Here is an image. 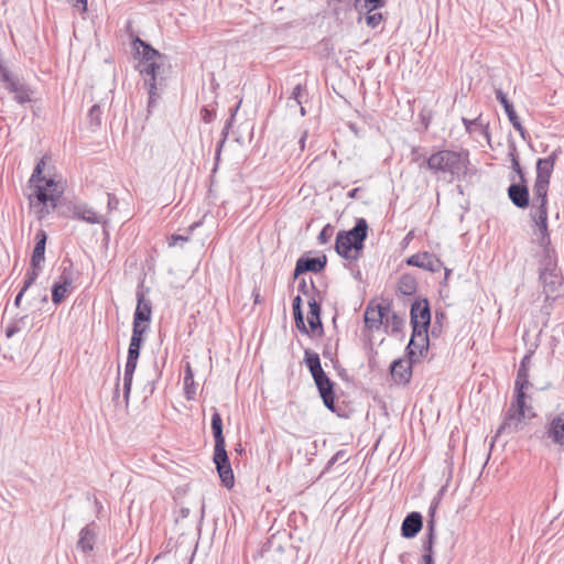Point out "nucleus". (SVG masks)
<instances>
[{
    "label": "nucleus",
    "mask_w": 564,
    "mask_h": 564,
    "mask_svg": "<svg viewBox=\"0 0 564 564\" xmlns=\"http://www.w3.org/2000/svg\"><path fill=\"white\" fill-rule=\"evenodd\" d=\"M45 166V160L42 158L36 164L30 178L33 186L32 193L29 194L30 205L36 210L40 219L44 218L52 209L56 207L57 200L63 194V186L53 178L45 180L42 172Z\"/></svg>",
    "instance_id": "nucleus-1"
},
{
    "label": "nucleus",
    "mask_w": 564,
    "mask_h": 564,
    "mask_svg": "<svg viewBox=\"0 0 564 564\" xmlns=\"http://www.w3.org/2000/svg\"><path fill=\"white\" fill-rule=\"evenodd\" d=\"M131 44L132 48L140 56L137 67L140 74L144 77V84L149 89V104L151 105L158 96V76L161 68L158 61L163 56L159 51L154 50L150 44L145 43L138 36L132 39Z\"/></svg>",
    "instance_id": "nucleus-2"
},
{
    "label": "nucleus",
    "mask_w": 564,
    "mask_h": 564,
    "mask_svg": "<svg viewBox=\"0 0 564 564\" xmlns=\"http://www.w3.org/2000/svg\"><path fill=\"white\" fill-rule=\"evenodd\" d=\"M467 165L468 158L466 153L451 150L437 151L426 160L427 169L438 177L443 175L448 182L465 176Z\"/></svg>",
    "instance_id": "nucleus-3"
},
{
    "label": "nucleus",
    "mask_w": 564,
    "mask_h": 564,
    "mask_svg": "<svg viewBox=\"0 0 564 564\" xmlns=\"http://www.w3.org/2000/svg\"><path fill=\"white\" fill-rule=\"evenodd\" d=\"M368 224L366 219L359 218L352 229L338 232L335 243L337 253L345 259L356 260L358 251L364 248Z\"/></svg>",
    "instance_id": "nucleus-4"
},
{
    "label": "nucleus",
    "mask_w": 564,
    "mask_h": 564,
    "mask_svg": "<svg viewBox=\"0 0 564 564\" xmlns=\"http://www.w3.org/2000/svg\"><path fill=\"white\" fill-rule=\"evenodd\" d=\"M305 364L311 371V375L317 386L323 402L330 411L335 410V393L334 386L329 378L324 372L319 357L315 352L305 350Z\"/></svg>",
    "instance_id": "nucleus-5"
},
{
    "label": "nucleus",
    "mask_w": 564,
    "mask_h": 564,
    "mask_svg": "<svg viewBox=\"0 0 564 564\" xmlns=\"http://www.w3.org/2000/svg\"><path fill=\"white\" fill-rule=\"evenodd\" d=\"M143 329H132V337L128 349V358L123 375V397L126 403L129 401L131 391L132 378L137 368V361L140 356V348L142 343Z\"/></svg>",
    "instance_id": "nucleus-6"
},
{
    "label": "nucleus",
    "mask_w": 564,
    "mask_h": 564,
    "mask_svg": "<svg viewBox=\"0 0 564 564\" xmlns=\"http://www.w3.org/2000/svg\"><path fill=\"white\" fill-rule=\"evenodd\" d=\"M527 412L529 413V417H533L534 413L532 412L531 406H525V393L523 392V397L519 400V392H516V400L511 403L508 409L503 423L499 426L497 434H501L506 431L512 432L516 431L522 420L527 417Z\"/></svg>",
    "instance_id": "nucleus-7"
},
{
    "label": "nucleus",
    "mask_w": 564,
    "mask_h": 564,
    "mask_svg": "<svg viewBox=\"0 0 564 564\" xmlns=\"http://www.w3.org/2000/svg\"><path fill=\"white\" fill-rule=\"evenodd\" d=\"M540 280L543 284V292L546 297H556L560 294L562 278L556 271L552 253L550 254V258H546V254H544V260L540 270Z\"/></svg>",
    "instance_id": "nucleus-8"
},
{
    "label": "nucleus",
    "mask_w": 564,
    "mask_h": 564,
    "mask_svg": "<svg viewBox=\"0 0 564 564\" xmlns=\"http://www.w3.org/2000/svg\"><path fill=\"white\" fill-rule=\"evenodd\" d=\"M1 79L7 84V89L14 95L19 104L31 101L32 90L18 77L13 76L8 69L0 65Z\"/></svg>",
    "instance_id": "nucleus-9"
},
{
    "label": "nucleus",
    "mask_w": 564,
    "mask_h": 564,
    "mask_svg": "<svg viewBox=\"0 0 564 564\" xmlns=\"http://www.w3.org/2000/svg\"><path fill=\"white\" fill-rule=\"evenodd\" d=\"M534 223L536 227L534 231L536 242L541 248H543L546 258H550V254L553 253V250L550 248L551 239L547 231V208L542 206V208L536 209L534 215Z\"/></svg>",
    "instance_id": "nucleus-10"
},
{
    "label": "nucleus",
    "mask_w": 564,
    "mask_h": 564,
    "mask_svg": "<svg viewBox=\"0 0 564 564\" xmlns=\"http://www.w3.org/2000/svg\"><path fill=\"white\" fill-rule=\"evenodd\" d=\"M431 322V312L427 300H416L411 305L412 328L427 329Z\"/></svg>",
    "instance_id": "nucleus-11"
},
{
    "label": "nucleus",
    "mask_w": 564,
    "mask_h": 564,
    "mask_svg": "<svg viewBox=\"0 0 564 564\" xmlns=\"http://www.w3.org/2000/svg\"><path fill=\"white\" fill-rule=\"evenodd\" d=\"M429 348L427 329L412 328V336L406 347L411 361H416Z\"/></svg>",
    "instance_id": "nucleus-12"
},
{
    "label": "nucleus",
    "mask_w": 564,
    "mask_h": 564,
    "mask_svg": "<svg viewBox=\"0 0 564 564\" xmlns=\"http://www.w3.org/2000/svg\"><path fill=\"white\" fill-rule=\"evenodd\" d=\"M429 348L427 329L412 328V336L406 347L411 361H416Z\"/></svg>",
    "instance_id": "nucleus-13"
},
{
    "label": "nucleus",
    "mask_w": 564,
    "mask_h": 564,
    "mask_svg": "<svg viewBox=\"0 0 564 564\" xmlns=\"http://www.w3.org/2000/svg\"><path fill=\"white\" fill-rule=\"evenodd\" d=\"M406 263L430 272H438L443 268V262L429 252L413 254L408 258Z\"/></svg>",
    "instance_id": "nucleus-14"
},
{
    "label": "nucleus",
    "mask_w": 564,
    "mask_h": 564,
    "mask_svg": "<svg viewBox=\"0 0 564 564\" xmlns=\"http://www.w3.org/2000/svg\"><path fill=\"white\" fill-rule=\"evenodd\" d=\"M212 430L215 438V451L213 458H228L223 435V421L220 414L215 411L212 416Z\"/></svg>",
    "instance_id": "nucleus-15"
},
{
    "label": "nucleus",
    "mask_w": 564,
    "mask_h": 564,
    "mask_svg": "<svg viewBox=\"0 0 564 564\" xmlns=\"http://www.w3.org/2000/svg\"><path fill=\"white\" fill-rule=\"evenodd\" d=\"M138 304L134 312L133 329H143L145 332L147 325H141L142 322H149L152 314L151 301L147 300L142 292H138Z\"/></svg>",
    "instance_id": "nucleus-16"
},
{
    "label": "nucleus",
    "mask_w": 564,
    "mask_h": 564,
    "mask_svg": "<svg viewBox=\"0 0 564 564\" xmlns=\"http://www.w3.org/2000/svg\"><path fill=\"white\" fill-rule=\"evenodd\" d=\"M390 312V304L377 305L376 307L370 304L365 312V324L369 329H379L383 325L384 316Z\"/></svg>",
    "instance_id": "nucleus-17"
},
{
    "label": "nucleus",
    "mask_w": 564,
    "mask_h": 564,
    "mask_svg": "<svg viewBox=\"0 0 564 564\" xmlns=\"http://www.w3.org/2000/svg\"><path fill=\"white\" fill-rule=\"evenodd\" d=\"M97 535H98V525L95 522L87 524L79 532V538L77 541V549H79L85 554L91 552L94 550V545L96 543Z\"/></svg>",
    "instance_id": "nucleus-18"
},
{
    "label": "nucleus",
    "mask_w": 564,
    "mask_h": 564,
    "mask_svg": "<svg viewBox=\"0 0 564 564\" xmlns=\"http://www.w3.org/2000/svg\"><path fill=\"white\" fill-rule=\"evenodd\" d=\"M327 259L326 256L319 257V258H306L301 257L296 261L295 270H294V278H297L300 274L305 272H319L322 271L326 265Z\"/></svg>",
    "instance_id": "nucleus-19"
},
{
    "label": "nucleus",
    "mask_w": 564,
    "mask_h": 564,
    "mask_svg": "<svg viewBox=\"0 0 564 564\" xmlns=\"http://www.w3.org/2000/svg\"><path fill=\"white\" fill-rule=\"evenodd\" d=\"M422 514L420 512L413 511L404 518L401 524V534L405 539H413L422 530Z\"/></svg>",
    "instance_id": "nucleus-20"
},
{
    "label": "nucleus",
    "mask_w": 564,
    "mask_h": 564,
    "mask_svg": "<svg viewBox=\"0 0 564 564\" xmlns=\"http://www.w3.org/2000/svg\"><path fill=\"white\" fill-rule=\"evenodd\" d=\"M531 356H532L531 354H527L522 358V360L520 362V367L518 369L514 387H516V392H519V400L522 399L524 390L530 386L529 369H530Z\"/></svg>",
    "instance_id": "nucleus-21"
},
{
    "label": "nucleus",
    "mask_w": 564,
    "mask_h": 564,
    "mask_svg": "<svg viewBox=\"0 0 564 564\" xmlns=\"http://www.w3.org/2000/svg\"><path fill=\"white\" fill-rule=\"evenodd\" d=\"M496 97L503 106L505 111L512 127L521 134V137H524L525 129L521 124V121L514 111L513 105L508 100L507 96L501 89L496 90Z\"/></svg>",
    "instance_id": "nucleus-22"
},
{
    "label": "nucleus",
    "mask_w": 564,
    "mask_h": 564,
    "mask_svg": "<svg viewBox=\"0 0 564 564\" xmlns=\"http://www.w3.org/2000/svg\"><path fill=\"white\" fill-rule=\"evenodd\" d=\"M554 444L564 445V411L552 419L546 431Z\"/></svg>",
    "instance_id": "nucleus-23"
},
{
    "label": "nucleus",
    "mask_w": 564,
    "mask_h": 564,
    "mask_svg": "<svg viewBox=\"0 0 564 564\" xmlns=\"http://www.w3.org/2000/svg\"><path fill=\"white\" fill-rule=\"evenodd\" d=\"M411 359L409 360H394L391 365V376L398 383H406L411 378Z\"/></svg>",
    "instance_id": "nucleus-24"
},
{
    "label": "nucleus",
    "mask_w": 564,
    "mask_h": 564,
    "mask_svg": "<svg viewBox=\"0 0 564 564\" xmlns=\"http://www.w3.org/2000/svg\"><path fill=\"white\" fill-rule=\"evenodd\" d=\"M75 215H77L80 219L89 224H102L106 239H108V232L106 230L108 220L104 216L99 215L93 207L86 205L78 206L75 209Z\"/></svg>",
    "instance_id": "nucleus-25"
},
{
    "label": "nucleus",
    "mask_w": 564,
    "mask_h": 564,
    "mask_svg": "<svg viewBox=\"0 0 564 564\" xmlns=\"http://www.w3.org/2000/svg\"><path fill=\"white\" fill-rule=\"evenodd\" d=\"M508 196L518 208H527L529 206V191L525 185H510L508 188Z\"/></svg>",
    "instance_id": "nucleus-26"
},
{
    "label": "nucleus",
    "mask_w": 564,
    "mask_h": 564,
    "mask_svg": "<svg viewBox=\"0 0 564 564\" xmlns=\"http://www.w3.org/2000/svg\"><path fill=\"white\" fill-rule=\"evenodd\" d=\"M216 465V470L218 473L221 485L231 489L235 486V475L234 469L230 464V460H213Z\"/></svg>",
    "instance_id": "nucleus-27"
},
{
    "label": "nucleus",
    "mask_w": 564,
    "mask_h": 564,
    "mask_svg": "<svg viewBox=\"0 0 564 564\" xmlns=\"http://www.w3.org/2000/svg\"><path fill=\"white\" fill-rule=\"evenodd\" d=\"M560 150H554L547 158L536 162V178L550 181Z\"/></svg>",
    "instance_id": "nucleus-28"
},
{
    "label": "nucleus",
    "mask_w": 564,
    "mask_h": 564,
    "mask_svg": "<svg viewBox=\"0 0 564 564\" xmlns=\"http://www.w3.org/2000/svg\"><path fill=\"white\" fill-rule=\"evenodd\" d=\"M46 239V232L40 229L35 236L36 243L31 258V265L34 268H40L41 263L44 261Z\"/></svg>",
    "instance_id": "nucleus-29"
},
{
    "label": "nucleus",
    "mask_w": 564,
    "mask_h": 564,
    "mask_svg": "<svg viewBox=\"0 0 564 564\" xmlns=\"http://www.w3.org/2000/svg\"><path fill=\"white\" fill-rule=\"evenodd\" d=\"M33 326L32 318L29 315H23L15 318L6 329L8 338L18 333H28Z\"/></svg>",
    "instance_id": "nucleus-30"
},
{
    "label": "nucleus",
    "mask_w": 564,
    "mask_h": 564,
    "mask_svg": "<svg viewBox=\"0 0 564 564\" xmlns=\"http://www.w3.org/2000/svg\"><path fill=\"white\" fill-rule=\"evenodd\" d=\"M61 281L54 284L52 290V301L55 304L61 303L72 286V278L65 272L61 275Z\"/></svg>",
    "instance_id": "nucleus-31"
},
{
    "label": "nucleus",
    "mask_w": 564,
    "mask_h": 564,
    "mask_svg": "<svg viewBox=\"0 0 564 564\" xmlns=\"http://www.w3.org/2000/svg\"><path fill=\"white\" fill-rule=\"evenodd\" d=\"M550 181L547 180H539L535 178V183L533 186V193L535 199L539 202L538 208H547V191H549Z\"/></svg>",
    "instance_id": "nucleus-32"
},
{
    "label": "nucleus",
    "mask_w": 564,
    "mask_h": 564,
    "mask_svg": "<svg viewBox=\"0 0 564 564\" xmlns=\"http://www.w3.org/2000/svg\"><path fill=\"white\" fill-rule=\"evenodd\" d=\"M308 306H310V314L307 317V322H308L311 330L314 333L317 329L323 328L322 321H321V305L314 299H312L308 302Z\"/></svg>",
    "instance_id": "nucleus-33"
},
{
    "label": "nucleus",
    "mask_w": 564,
    "mask_h": 564,
    "mask_svg": "<svg viewBox=\"0 0 564 564\" xmlns=\"http://www.w3.org/2000/svg\"><path fill=\"white\" fill-rule=\"evenodd\" d=\"M386 0H355L354 8L359 13H366L369 11H376L377 9L383 8Z\"/></svg>",
    "instance_id": "nucleus-34"
},
{
    "label": "nucleus",
    "mask_w": 564,
    "mask_h": 564,
    "mask_svg": "<svg viewBox=\"0 0 564 564\" xmlns=\"http://www.w3.org/2000/svg\"><path fill=\"white\" fill-rule=\"evenodd\" d=\"M398 289L404 295H412L417 289L416 280L410 274H403L399 279Z\"/></svg>",
    "instance_id": "nucleus-35"
},
{
    "label": "nucleus",
    "mask_w": 564,
    "mask_h": 564,
    "mask_svg": "<svg viewBox=\"0 0 564 564\" xmlns=\"http://www.w3.org/2000/svg\"><path fill=\"white\" fill-rule=\"evenodd\" d=\"M384 327L388 330L391 329V333H399L404 326V318L399 316L395 312H390L384 316Z\"/></svg>",
    "instance_id": "nucleus-36"
},
{
    "label": "nucleus",
    "mask_w": 564,
    "mask_h": 564,
    "mask_svg": "<svg viewBox=\"0 0 564 564\" xmlns=\"http://www.w3.org/2000/svg\"><path fill=\"white\" fill-rule=\"evenodd\" d=\"M184 390L187 400L194 399L195 387H194V375L191 367V364L187 362L185 366V376H184Z\"/></svg>",
    "instance_id": "nucleus-37"
},
{
    "label": "nucleus",
    "mask_w": 564,
    "mask_h": 564,
    "mask_svg": "<svg viewBox=\"0 0 564 564\" xmlns=\"http://www.w3.org/2000/svg\"><path fill=\"white\" fill-rule=\"evenodd\" d=\"M427 530V539L424 543V550L433 549V544L435 541V520L433 513L430 514V519L426 524Z\"/></svg>",
    "instance_id": "nucleus-38"
},
{
    "label": "nucleus",
    "mask_w": 564,
    "mask_h": 564,
    "mask_svg": "<svg viewBox=\"0 0 564 564\" xmlns=\"http://www.w3.org/2000/svg\"><path fill=\"white\" fill-rule=\"evenodd\" d=\"M382 21V14L376 11L366 12V23L370 28H377Z\"/></svg>",
    "instance_id": "nucleus-39"
},
{
    "label": "nucleus",
    "mask_w": 564,
    "mask_h": 564,
    "mask_svg": "<svg viewBox=\"0 0 564 564\" xmlns=\"http://www.w3.org/2000/svg\"><path fill=\"white\" fill-rule=\"evenodd\" d=\"M39 269L40 268L32 267V269L26 272L24 284H23V291H26L37 279Z\"/></svg>",
    "instance_id": "nucleus-40"
},
{
    "label": "nucleus",
    "mask_w": 564,
    "mask_h": 564,
    "mask_svg": "<svg viewBox=\"0 0 564 564\" xmlns=\"http://www.w3.org/2000/svg\"><path fill=\"white\" fill-rule=\"evenodd\" d=\"M302 94V86L296 85L292 91V96L290 97V100L294 101V106H301L302 101L300 99ZM290 107H293V105L290 104Z\"/></svg>",
    "instance_id": "nucleus-41"
},
{
    "label": "nucleus",
    "mask_w": 564,
    "mask_h": 564,
    "mask_svg": "<svg viewBox=\"0 0 564 564\" xmlns=\"http://www.w3.org/2000/svg\"><path fill=\"white\" fill-rule=\"evenodd\" d=\"M332 234H333V229L330 228V226L324 227L318 235L319 243H322V245L326 243L329 240Z\"/></svg>",
    "instance_id": "nucleus-42"
},
{
    "label": "nucleus",
    "mask_w": 564,
    "mask_h": 564,
    "mask_svg": "<svg viewBox=\"0 0 564 564\" xmlns=\"http://www.w3.org/2000/svg\"><path fill=\"white\" fill-rule=\"evenodd\" d=\"M100 107L98 105H94L89 110V118L93 122L98 124L100 122Z\"/></svg>",
    "instance_id": "nucleus-43"
},
{
    "label": "nucleus",
    "mask_w": 564,
    "mask_h": 564,
    "mask_svg": "<svg viewBox=\"0 0 564 564\" xmlns=\"http://www.w3.org/2000/svg\"><path fill=\"white\" fill-rule=\"evenodd\" d=\"M301 305H302V299H301L300 295H297L293 300V315H294V318L303 316V312H302Z\"/></svg>",
    "instance_id": "nucleus-44"
},
{
    "label": "nucleus",
    "mask_w": 564,
    "mask_h": 564,
    "mask_svg": "<svg viewBox=\"0 0 564 564\" xmlns=\"http://www.w3.org/2000/svg\"><path fill=\"white\" fill-rule=\"evenodd\" d=\"M188 236H182V235H172L169 241L170 247L176 246L178 242H186L188 241Z\"/></svg>",
    "instance_id": "nucleus-45"
},
{
    "label": "nucleus",
    "mask_w": 564,
    "mask_h": 564,
    "mask_svg": "<svg viewBox=\"0 0 564 564\" xmlns=\"http://www.w3.org/2000/svg\"><path fill=\"white\" fill-rule=\"evenodd\" d=\"M511 162H512V169L519 174L520 178L523 180V173L520 166V163L513 152H511Z\"/></svg>",
    "instance_id": "nucleus-46"
},
{
    "label": "nucleus",
    "mask_w": 564,
    "mask_h": 564,
    "mask_svg": "<svg viewBox=\"0 0 564 564\" xmlns=\"http://www.w3.org/2000/svg\"><path fill=\"white\" fill-rule=\"evenodd\" d=\"M295 319V325L297 327V329L303 333V334H308V329L305 325V322H304V316H300V317H296L294 318Z\"/></svg>",
    "instance_id": "nucleus-47"
},
{
    "label": "nucleus",
    "mask_w": 564,
    "mask_h": 564,
    "mask_svg": "<svg viewBox=\"0 0 564 564\" xmlns=\"http://www.w3.org/2000/svg\"><path fill=\"white\" fill-rule=\"evenodd\" d=\"M425 553L423 554V564H434V557H433V550H424Z\"/></svg>",
    "instance_id": "nucleus-48"
},
{
    "label": "nucleus",
    "mask_w": 564,
    "mask_h": 564,
    "mask_svg": "<svg viewBox=\"0 0 564 564\" xmlns=\"http://www.w3.org/2000/svg\"><path fill=\"white\" fill-rule=\"evenodd\" d=\"M480 117L475 118L474 120H468L466 118H463L464 126L466 130H470L471 126H476L479 121Z\"/></svg>",
    "instance_id": "nucleus-49"
},
{
    "label": "nucleus",
    "mask_w": 564,
    "mask_h": 564,
    "mask_svg": "<svg viewBox=\"0 0 564 564\" xmlns=\"http://www.w3.org/2000/svg\"><path fill=\"white\" fill-rule=\"evenodd\" d=\"M202 117L205 122H210L213 119V112L205 108L202 110Z\"/></svg>",
    "instance_id": "nucleus-50"
},
{
    "label": "nucleus",
    "mask_w": 564,
    "mask_h": 564,
    "mask_svg": "<svg viewBox=\"0 0 564 564\" xmlns=\"http://www.w3.org/2000/svg\"><path fill=\"white\" fill-rule=\"evenodd\" d=\"M118 204V200L111 196L110 194H107V205L109 209H112Z\"/></svg>",
    "instance_id": "nucleus-51"
},
{
    "label": "nucleus",
    "mask_w": 564,
    "mask_h": 564,
    "mask_svg": "<svg viewBox=\"0 0 564 564\" xmlns=\"http://www.w3.org/2000/svg\"><path fill=\"white\" fill-rule=\"evenodd\" d=\"M306 138H307V131H303V132H302V135H301V138H300V140H299V144H300V149H301V151H303V150H304V147H305V140H306Z\"/></svg>",
    "instance_id": "nucleus-52"
},
{
    "label": "nucleus",
    "mask_w": 564,
    "mask_h": 564,
    "mask_svg": "<svg viewBox=\"0 0 564 564\" xmlns=\"http://www.w3.org/2000/svg\"><path fill=\"white\" fill-rule=\"evenodd\" d=\"M25 293V291H23V288L21 289V291L18 293V295L15 296V300H14V305L17 307L20 306V303H21V300L23 297V294Z\"/></svg>",
    "instance_id": "nucleus-53"
},
{
    "label": "nucleus",
    "mask_w": 564,
    "mask_h": 564,
    "mask_svg": "<svg viewBox=\"0 0 564 564\" xmlns=\"http://www.w3.org/2000/svg\"><path fill=\"white\" fill-rule=\"evenodd\" d=\"M299 289L301 292H303L304 294L307 293V284H306V281L304 279L301 280L300 284H299Z\"/></svg>",
    "instance_id": "nucleus-54"
},
{
    "label": "nucleus",
    "mask_w": 564,
    "mask_h": 564,
    "mask_svg": "<svg viewBox=\"0 0 564 564\" xmlns=\"http://www.w3.org/2000/svg\"><path fill=\"white\" fill-rule=\"evenodd\" d=\"M360 192V188H352L349 193H348V197L349 198H357L358 197V193Z\"/></svg>",
    "instance_id": "nucleus-55"
},
{
    "label": "nucleus",
    "mask_w": 564,
    "mask_h": 564,
    "mask_svg": "<svg viewBox=\"0 0 564 564\" xmlns=\"http://www.w3.org/2000/svg\"><path fill=\"white\" fill-rule=\"evenodd\" d=\"M77 2L83 6V8H82L83 11L87 10V0H77Z\"/></svg>",
    "instance_id": "nucleus-56"
},
{
    "label": "nucleus",
    "mask_w": 564,
    "mask_h": 564,
    "mask_svg": "<svg viewBox=\"0 0 564 564\" xmlns=\"http://www.w3.org/2000/svg\"><path fill=\"white\" fill-rule=\"evenodd\" d=\"M188 512H189V511H188V509H186V508H183V509L181 510L182 517H184V518H185V517H187Z\"/></svg>",
    "instance_id": "nucleus-57"
},
{
    "label": "nucleus",
    "mask_w": 564,
    "mask_h": 564,
    "mask_svg": "<svg viewBox=\"0 0 564 564\" xmlns=\"http://www.w3.org/2000/svg\"><path fill=\"white\" fill-rule=\"evenodd\" d=\"M335 462H336V460H334V459L328 460V464H327V466L325 467V470H324V471L328 470V469L330 468V466H332Z\"/></svg>",
    "instance_id": "nucleus-58"
},
{
    "label": "nucleus",
    "mask_w": 564,
    "mask_h": 564,
    "mask_svg": "<svg viewBox=\"0 0 564 564\" xmlns=\"http://www.w3.org/2000/svg\"><path fill=\"white\" fill-rule=\"evenodd\" d=\"M488 463H489V459H486V460H485V463L481 465L482 470L486 468V466L488 465Z\"/></svg>",
    "instance_id": "nucleus-59"
},
{
    "label": "nucleus",
    "mask_w": 564,
    "mask_h": 564,
    "mask_svg": "<svg viewBox=\"0 0 564 564\" xmlns=\"http://www.w3.org/2000/svg\"><path fill=\"white\" fill-rule=\"evenodd\" d=\"M300 111H301V115H302V116H304V115H305V109H304V107H302V106H301Z\"/></svg>",
    "instance_id": "nucleus-60"
},
{
    "label": "nucleus",
    "mask_w": 564,
    "mask_h": 564,
    "mask_svg": "<svg viewBox=\"0 0 564 564\" xmlns=\"http://www.w3.org/2000/svg\"><path fill=\"white\" fill-rule=\"evenodd\" d=\"M118 394H119V390H118V387H117V388H116V390H115V395H113V398H117V397H118Z\"/></svg>",
    "instance_id": "nucleus-61"
},
{
    "label": "nucleus",
    "mask_w": 564,
    "mask_h": 564,
    "mask_svg": "<svg viewBox=\"0 0 564 564\" xmlns=\"http://www.w3.org/2000/svg\"><path fill=\"white\" fill-rule=\"evenodd\" d=\"M196 226H198V224H197V223H195V224L191 225L189 229H191V230H193Z\"/></svg>",
    "instance_id": "nucleus-62"
},
{
    "label": "nucleus",
    "mask_w": 564,
    "mask_h": 564,
    "mask_svg": "<svg viewBox=\"0 0 564 564\" xmlns=\"http://www.w3.org/2000/svg\"><path fill=\"white\" fill-rule=\"evenodd\" d=\"M236 452L241 454V449L240 448H236Z\"/></svg>",
    "instance_id": "nucleus-63"
},
{
    "label": "nucleus",
    "mask_w": 564,
    "mask_h": 564,
    "mask_svg": "<svg viewBox=\"0 0 564 564\" xmlns=\"http://www.w3.org/2000/svg\"><path fill=\"white\" fill-rule=\"evenodd\" d=\"M445 271H446V276H447L451 271L448 269H445Z\"/></svg>",
    "instance_id": "nucleus-64"
}]
</instances>
